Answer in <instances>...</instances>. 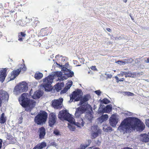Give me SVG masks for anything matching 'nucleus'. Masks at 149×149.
Instances as JSON below:
<instances>
[{"mask_svg": "<svg viewBox=\"0 0 149 149\" xmlns=\"http://www.w3.org/2000/svg\"><path fill=\"white\" fill-rule=\"evenodd\" d=\"M146 125L149 127V120H146L145 122Z\"/></svg>", "mask_w": 149, "mask_h": 149, "instance_id": "nucleus-52", "label": "nucleus"}, {"mask_svg": "<svg viewBox=\"0 0 149 149\" xmlns=\"http://www.w3.org/2000/svg\"><path fill=\"white\" fill-rule=\"evenodd\" d=\"M105 127L104 126L103 127V130L104 131L106 132H108L109 131H111L112 130V128L110 127H107V128H105Z\"/></svg>", "mask_w": 149, "mask_h": 149, "instance_id": "nucleus-37", "label": "nucleus"}, {"mask_svg": "<svg viewBox=\"0 0 149 149\" xmlns=\"http://www.w3.org/2000/svg\"><path fill=\"white\" fill-rule=\"evenodd\" d=\"M93 149H100V148L98 147H95Z\"/></svg>", "mask_w": 149, "mask_h": 149, "instance_id": "nucleus-63", "label": "nucleus"}, {"mask_svg": "<svg viewBox=\"0 0 149 149\" xmlns=\"http://www.w3.org/2000/svg\"><path fill=\"white\" fill-rule=\"evenodd\" d=\"M18 23L19 25L22 26H24L26 25L25 21L24 20H19L18 21Z\"/></svg>", "mask_w": 149, "mask_h": 149, "instance_id": "nucleus-31", "label": "nucleus"}, {"mask_svg": "<svg viewBox=\"0 0 149 149\" xmlns=\"http://www.w3.org/2000/svg\"><path fill=\"white\" fill-rule=\"evenodd\" d=\"M145 62L147 63H149V57L146 58L145 59Z\"/></svg>", "mask_w": 149, "mask_h": 149, "instance_id": "nucleus-51", "label": "nucleus"}, {"mask_svg": "<svg viewBox=\"0 0 149 149\" xmlns=\"http://www.w3.org/2000/svg\"><path fill=\"white\" fill-rule=\"evenodd\" d=\"M33 42V39L32 38H29L26 40L27 43L28 44H31Z\"/></svg>", "mask_w": 149, "mask_h": 149, "instance_id": "nucleus-43", "label": "nucleus"}, {"mask_svg": "<svg viewBox=\"0 0 149 149\" xmlns=\"http://www.w3.org/2000/svg\"><path fill=\"white\" fill-rule=\"evenodd\" d=\"M28 93H24L22 94L19 98L20 104L27 112L30 111L36 105V102L35 100L29 99L28 98Z\"/></svg>", "mask_w": 149, "mask_h": 149, "instance_id": "nucleus-2", "label": "nucleus"}, {"mask_svg": "<svg viewBox=\"0 0 149 149\" xmlns=\"http://www.w3.org/2000/svg\"><path fill=\"white\" fill-rule=\"evenodd\" d=\"M140 119L137 118L130 117L122 121L118 128V130L123 134L131 132L132 130H140Z\"/></svg>", "mask_w": 149, "mask_h": 149, "instance_id": "nucleus-1", "label": "nucleus"}, {"mask_svg": "<svg viewBox=\"0 0 149 149\" xmlns=\"http://www.w3.org/2000/svg\"><path fill=\"white\" fill-rule=\"evenodd\" d=\"M55 75L58 77V79L59 80V79H60L62 75V73L61 72H56L55 73Z\"/></svg>", "mask_w": 149, "mask_h": 149, "instance_id": "nucleus-36", "label": "nucleus"}, {"mask_svg": "<svg viewBox=\"0 0 149 149\" xmlns=\"http://www.w3.org/2000/svg\"><path fill=\"white\" fill-rule=\"evenodd\" d=\"M22 70L24 71L26 70V68L25 65H24V66L23 67L22 69L20 68L13 71L11 73L10 80L14 79L19 74Z\"/></svg>", "mask_w": 149, "mask_h": 149, "instance_id": "nucleus-8", "label": "nucleus"}, {"mask_svg": "<svg viewBox=\"0 0 149 149\" xmlns=\"http://www.w3.org/2000/svg\"><path fill=\"white\" fill-rule=\"evenodd\" d=\"M125 72H121L119 74H118V75L119 77H123L124 75H125L124 73Z\"/></svg>", "mask_w": 149, "mask_h": 149, "instance_id": "nucleus-48", "label": "nucleus"}, {"mask_svg": "<svg viewBox=\"0 0 149 149\" xmlns=\"http://www.w3.org/2000/svg\"><path fill=\"white\" fill-rule=\"evenodd\" d=\"M68 126L70 130L73 131L75 129V127L71 124H68Z\"/></svg>", "mask_w": 149, "mask_h": 149, "instance_id": "nucleus-41", "label": "nucleus"}, {"mask_svg": "<svg viewBox=\"0 0 149 149\" xmlns=\"http://www.w3.org/2000/svg\"><path fill=\"white\" fill-rule=\"evenodd\" d=\"M38 132L39 133V138L41 139H44L46 133V130L45 127H42L39 128Z\"/></svg>", "mask_w": 149, "mask_h": 149, "instance_id": "nucleus-11", "label": "nucleus"}, {"mask_svg": "<svg viewBox=\"0 0 149 149\" xmlns=\"http://www.w3.org/2000/svg\"><path fill=\"white\" fill-rule=\"evenodd\" d=\"M33 18H27L26 17V19L25 22L26 24V25H28L29 24L31 23L32 21L33 22Z\"/></svg>", "mask_w": 149, "mask_h": 149, "instance_id": "nucleus-33", "label": "nucleus"}, {"mask_svg": "<svg viewBox=\"0 0 149 149\" xmlns=\"http://www.w3.org/2000/svg\"><path fill=\"white\" fill-rule=\"evenodd\" d=\"M100 102L101 103L107 104L109 103L110 102L107 98H104L100 101Z\"/></svg>", "mask_w": 149, "mask_h": 149, "instance_id": "nucleus-32", "label": "nucleus"}, {"mask_svg": "<svg viewBox=\"0 0 149 149\" xmlns=\"http://www.w3.org/2000/svg\"><path fill=\"white\" fill-rule=\"evenodd\" d=\"M80 97H77L76 98L75 100L77 101H79L80 100Z\"/></svg>", "mask_w": 149, "mask_h": 149, "instance_id": "nucleus-58", "label": "nucleus"}, {"mask_svg": "<svg viewBox=\"0 0 149 149\" xmlns=\"http://www.w3.org/2000/svg\"><path fill=\"white\" fill-rule=\"evenodd\" d=\"M89 145H81L80 146V149H85L86 148L88 147Z\"/></svg>", "mask_w": 149, "mask_h": 149, "instance_id": "nucleus-44", "label": "nucleus"}, {"mask_svg": "<svg viewBox=\"0 0 149 149\" xmlns=\"http://www.w3.org/2000/svg\"><path fill=\"white\" fill-rule=\"evenodd\" d=\"M2 103V100L1 98V97L0 96V107L1 106V104Z\"/></svg>", "mask_w": 149, "mask_h": 149, "instance_id": "nucleus-61", "label": "nucleus"}, {"mask_svg": "<svg viewBox=\"0 0 149 149\" xmlns=\"http://www.w3.org/2000/svg\"><path fill=\"white\" fill-rule=\"evenodd\" d=\"M26 34L25 32H21L19 33L18 35V40L20 41H23Z\"/></svg>", "mask_w": 149, "mask_h": 149, "instance_id": "nucleus-24", "label": "nucleus"}, {"mask_svg": "<svg viewBox=\"0 0 149 149\" xmlns=\"http://www.w3.org/2000/svg\"><path fill=\"white\" fill-rule=\"evenodd\" d=\"M124 80V78H122L120 79H119V81H123Z\"/></svg>", "mask_w": 149, "mask_h": 149, "instance_id": "nucleus-59", "label": "nucleus"}, {"mask_svg": "<svg viewBox=\"0 0 149 149\" xmlns=\"http://www.w3.org/2000/svg\"><path fill=\"white\" fill-rule=\"evenodd\" d=\"M92 129L93 131L96 132H93L92 134V136L94 138L97 137L99 134H101V130L98 129V126L97 125L93 126Z\"/></svg>", "mask_w": 149, "mask_h": 149, "instance_id": "nucleus-12", "label": "nucleus"}, {"mask_svg": "<svg viewBox=\"0 0 149 149\" xmlns=\"http://www.w3.org/2000/svg\"><path fill=\"white\" fill-rule=\"evenodd\" d=\"M6 118L5 116V114L4 113H2L0 117V123L2 124L5 123L6 121Z\"/></svg>", "mask_w": 149, "mask_h": 149, "instance_id": "nucleus-26", "label": "nucleus"}, {"mask_svg": "<svg viewBox=\"0 0 149 149\" xmlns=\"http://www.w3.org/2000/svg\"><path fill=\"white\" fill-rule=\"evenodd\" d=\"M0 95L1 96H0L2 97L3 100H8L9 95L8 93L6 92L5 91H2Z\"/></svg>", "mask_w": 149, "mask_h": 149, "instance_id": "nucleus-23", "label": "nucleus"}, {"mask_svg": "<svg viewBox=\"0 0 149 149\" xmlns=\"http://www.w3.org/2000/svg\"><path fill=\"white\" fill-rule=\"evenodd\" d=\"M39 23V21L36 18L33 17V22L31 23V25L33 27H35Z\"/></svg>", "mask_w": 149, "mask_h": 149, "instance_id": "nucleus-29", "label": "nucleus"}, {"mask_svg": "<svg viewBox=\"0 0 149 149\" xmlns=\"http://www.w3.org/2000/svg\"><path fill=\"white\" fill-rule=\"evenodd\" d=\"M72 82H70V83L67 84L65 87L66 88V89L68 90L70 88V87L72 86Z\"/></svg>", "mask_w": 149, "mask_h": 149, "instance_id": "nucleus-45", "label": "nucleus"}, {"mask_svg": "<svg viewBox=\"0 0 149 149\" xmlns=\"http://www.w3.org/2000/svg\"><path fill=\"white\" fill-rule=\"evenodd\" d=\"M106 30L109 32H111V29L109 28H107L106 29Z\"/></svg>", "mask_w": 149, "mask_h": 149, "instance_id": "nucleus-60", "label": "nucleus"}, {"mask_svg": "<svg viewBox=\"0 0 149 149\" xmlns=\"http://www.w3.org/2000/svg\"><path fill=\"white\" fill-rule=\"evenodd\" d=\"M7 69L5 68L1 72L0 74V81L1 82H3L5 79L6 77L7 76Z\"/></svg>", "mask_w": 149, "mask_h": 149, "instance_id": "nucleus-14", "label": "nucleus"}, {"mask_svg": "<svg viewBox=\"0 0 149 149\" xmlns=\"http://www.w3.org/2000/svg\"><path fill=\"white\" fill-rule=\"evenodd\" d=\"M55 88L57 92L61 90V84H58L55 86Z\"/></svg>", "mask_w": 149, "mask_h": 149, "instance_id": "nucleus-34", "label": "nucleus"}, {"mask_svg": "<svg viewBox=\"0 0 149 149\" xmlns=\"http://www.w3.org/2000/svg\"><path fill=\"white\" fill-rule=\"evenodd\" d=\"M28 88L27 84L24 82H22L20 83L19 85L15 87V90L16 92L22 93L28 90Z\"/></svg>", "mask_w": 149, "mask_h": 149, "instance_id": "nucleus-7", "label": "nucleus"}, {"mask_svg": "<svg viewBox=\"0 0 149 149\" xmlns=\"http://www.w3.org/2000/svg\"><path fill=\"white\" fill-rule=\"evenodd\" d=\"M145 127L144 124L142 121H140V132L143 131Z\"/></svg>", "mask_w": 149, "mask_h": 149, "instance_id": "nucleus-38", "label": "nucleus"}, {"mask_svg": "<svg viewBox=\"0 0 149 149\" xmlns=\"http://www.w3.org/2000/svg\"><path fill=\"white\" fill-rule=\"evenodd\" d=\"M35 78L37 79H41L43 77V74L40 72L36 73L34 75Z\"/></svg>", "mask_w": 149, "mask_h": 149, "instance_id": "nucleus-30", "label": "nucleus"}, {"mask_svg": "<svg viewBox=\"0 0 149 149\" xmlns=\"http://www.w3.org/2000/svg\"><path fill=\"white\" fill-rule=\"evenodd\" d=\"M43 93L40 91H36L34 92L32 97L34 99H39L42 96Z\"/></svg>", "mask_w": 149, "mask_h": 149, "instance_id": "nucleus-17", "label": "nucleus"}, {"mask_svg": "<svg viewBox=\"0 0 149 149\" xmlns=\"http://www.w3.org/2000/svg\"><path fill=\"white\" fill-rule=\"evenodd\" d=\"M62 70L64 71V72H67L68 71H69V69L67 68H66L63 67L62 69Z\"/></svg>", "mask_w": 149, "mask_h": 149, "instance_id": "nucleus-50", "label": "nucleus"}, {"mask_svg": "<svg viewBox=\"0 0 149 149\" xmlns=\"http://www.w3.org/2000/svg\"><path fill=\"white\" fill-rule=\"evenodd\" d=\"M80 105L81 106L79 107L84 113L86 111H92V108L89 104L84 103Z\"/></svg>", "mask_w": 149, "mask_h": 149, "instance_id": "nucleus-10", "label": "nucleus"}, {"mask_svg": "<svg viewBox=\"0 0 149 149\" xmlns=\"http://www.w3.org/2000/svg\"><path fill=\"white\" fill-rule=\"evenodd\" d=\"M54 133L56 135L59 134V132L57 130H55L54 132Z\"/></svg>", "mask_w": 149, "mask_h": 149, "instance_id": "nucleus-46", "label": "nucleus"}, {"mask_svg": "<svg viewBox=\"0 0 149 149\" xmlns=\"http://www.w3.org/2000/svg\"><path fill=\"white\" fill-rule=\"evenodd\" d=\"M90 68L91 70H97L96 66H92Z\"/></svg>", "mask_w": 149, "mask_h": 149, "instance_id": "nucleus-53", "label": "nucleus"}, {"mask_svg": "<svg viewBox=\"0 0 149 149\" xmlns=\"http://www.w3.org/2000/svg\"><path fill=\"white\" fill-rule=\"evenodd\" d=\"M56 122V117L55 114L53 113L49 114V126L52 127Z\"/></svg>", "mask_w": 149, "mask_h": 149, "instance_id": "nucleus-9", "label": "nucleus"}, {"mask_svg": "<svg viewBox=\"0 0 149 149\" xmlns=\"http://www.w3.org/2000/svg\"><path fill=\"white\" fill-rule=\"evenodd\" d=\"M93 110L92 111H89L87 112L85 115V118L87 120L91 122L93 118V116L92 114Z\"/></svg>", "mask_w": 149, "mask_h": 149, "instance_id": "nucleus-20", "label": "nucleus"}, {"mask_svg": "<svg viewBox=\"0 0 149 149\" xmlns=\"http://www.w3.org/2000/svg\"><path fill=\"white\" fill-rule=\"evenodd\" d=\"M2 146V141L0 139V149H1Z\"/></svg>", "mask_w": 149, "mask_h": 149, "instance_id": "nucleus-56", "label": "nucleus"}, {"mask_svg": "<svg viewBox=\"0 0 149 149\" xmlns=\"http://www.w3.org/2000/svg\"><path fill=\"white\" fill-rule=\"evenodd\" d=\"M90 97V96L89 94L84 95L83 98L80 100L79 103V105H82L83 103L88 101Z\"/></svg>", "mask_w": 149, "mask_h": 149, "instance_id": "nucleus-22", "label": "nucleus"}, {"mask_svg": "<svg viewBox=\"0 0 149 149\" xmlns=\"http://www.w3.org/2000/svg\"><path fill=\"white\" fill-rule=\"evenodd\" d=\"M40 35L42 36H45L48 35V33L47 31L46 28L42 29H41L40 32Z\"/></svg>", "mask_w": 149, "mask_h": 149, "instance_id": "nucleus-28", "label": "nucleus"}, {"mask_svg": "<svg viewBox=\"0 0 149 149\" xmlns=\"http://www.w3.org/2000/svg\"><path fill=\"white\" fill-rule=\"evenodd\" d=\"M107 78H111L112 77V75L111 74H107Z\"/></svg>", "mask_w": 149, "mask_h": 149, "instance_id": "nucleus-54", "label": "nucleus"}, {"mask_svg": "<svg viewBox=\"0 0 149 149\" xmlns=\"http://www.w3.org/2000/svg\"><path fill=\"white\" fill-rule=\"evenodd\" d=\"M53 76L49 75L47 77L43 79V86L45 90L50 91L51 89V85L53 81Z\"/></svg>", "mask_w": 149, "mask_h": 149, "instance_id": "nucleus-5", "label": "nucleus"}, {"mask_svg": "<svg viewBox=\"0 0 149 149\" xmlns=\"http://www.w3.org/2000/svg\"><path fill=\"white\" fill-rule=\"evenodd\" d=\"M48 114L45 111H42L35 117L34 121L38 125H42L46 121Z\"/></svg>", "mask_w": 149, "mask_h": 149, "instance_id": "nucleus-3", "label": "nucleus"}, {"mask_svg": "<svg viewBox=\"0 0 149 149\" xmlns=\"http://www.w3.org/2000/svg\"><path fill=\"white\" fill-rule=\"evenodd\" d=\"M68 78V76L67 73H65L64 75L63 76H62L59 79V80L60 81H63L65 79H66Z\"/></svg>", "mask_w": 149, "mask_h": 149, "instance_id": "nucleus-35", "label": "nucleus"}, {"mask_svg": "<svg viewBox=\"0 0 149 149\" xmlns=\"http://www.w3.org/2000/svg\"><path fill=\"white\" fill-rule=\"evenodd\" d=\"M83 113H84V112H83L79 107L76 109V110L75 113V116L77 118H79V117Z\"/></svg>", "mask_w": 149, "mask_h": 149, "instance_id": "nucleus-25", "label": "nucleus"}, {"mask_svg": "<svg viewBox=\"0 0 149 149\" xmlns=\"http://www.w3.org/2000/svg\"><path fill=\"white\" fill-rule=\"evenodd\" d=\"M140 140L144 142L149 141V137L148 134H140Z\"/></svg>", "mask_w": 149, "mask_h": 149, "instance_id": "nucleus-18", "label": "nucleus"}, {"mask_svg": "<svg viewBox=\"0 0 149 149\" xmlns=\"http://www.w3.org/2000/svg\"><path fill=\"white\" fill-rule=\"evenodd\" d=\"M130 16L131 17V19H132V20H133V19H133V17H132L131 16V14H130Z\"/></svg>", "mask_w": 149, "mask_h": 149, "instance_id": "nucleus-62", "label": "nucleus"}, {"mask_svg": "<svg viewBox=\"0 0 149 149\" xmlns=\"http://www.w3.org/2000/svg\"><path fill=\"white\" fill-rule=\"evenodd\" d=\"M124 74L126 77H131L132 76V74L129 72H125Z\"/></svg>", "mask_w": 149, "mask_h": 149, "instance_id": "nucleus-40", "label": "nucleus"}, {"mask_svg": "<svg viewBox=\"0 0 149 149\" xmlns=\"http://www.w3.org/2000/svg\"><path fill=\"white\" fill-rule=\"evenodd\" d=\"M102 110L100 111V112L109 113L111 111L112 107L110 105H107L105 108H102Z\"/></svg>", "mask_w": 149, "mask_h": 149, "instance_id": "nucleus-21", "label": "nucleus"}, {"mask_svg": "<svg viewBox=\"0 0 149 149\" xmlns=\"http://www.w3.org/2000/svg\"><path fill=\"white\" fill-rule=\"evenodd\" d=\"M68 90L66 89V88L65 87L61 91V92L63 93H65Z\"/></svg>", "mask_w": 149, "mask_h": 149, "instance_id": "nucleus-49", "label": "nucleus"}, {"mask_svg": "<svg viewBox=\"0 0 149 149\" xmlns=\"http://www.w3.org/2000/svg\"><path fill=\"white\" fill-rule=\"evenodd\" d=\"M116 63H118V64H120V65H123L126 64V62L125 61H120L118 60L116 62Z\"/></svg>", "mask_w": 149, "mask_h": 149, "instance_id": "nucleus-42", "label": "nucleus"}, {"mask_svg": "<svg viewBox=\"0 0 149 149\" xmlns=\"http://www.w3.org/2000/svg\"><path fill=\"white\" fill-rule=\"evenodd\" d=\"M124 2L126 3L127 2V0H123Z\"/></svg>", "mask_w": 149, "mask_h": 149, "instance_id": "nucleus-64", "label": "nucleus"}, {"mask_svg": "<svg viewBox=\"0 0 149 149\" xmlns=\"http://www.w3.org/2000/svg\"><path fill=\"white\" fill-rule=\"evenodd\" d=\"M118 122V119L115 117H111L109 118V123L110 125L113 127L116 126Z\"/></svg>", "mask_w": 149, "mask_h": 149, "instance_id": "nucleus-15", "label": "nucleus"}, {"mask_svg": "<svg viewBox=\"0 0 149 149\" xmlns=\"http://www.w3.org/2000/svg\"><path fill=\"white\" fill-rule=\"evenodd\" d=\"M47 146V144L44 142L38 144L32 149H42Z\"/></svg>", "mask_w": 149, "mask_h": 149, "instance_id": "nucleus-19", "label": "nucleus"}, {"mask_svg": "<svg viewBox=\"0 0 149 149\" xmlns=\"http://www.w3.org/2000/svg\"><path fill=\"white\" fill-rule=\"evenodd\" d=\"M63 101V99L62 98L57 100L54 99L52 101L51 105L55 109H60L62 107Z\"/></svg>", "mask_w": 149, "mask_h": 149, "instance_id": "nucleus-6", "label": "nucleus"}, {"mask_svg": "<svg viewBox=\"0 0 149 149\" xmlns=\"http://www.w3.org/2000/svg\"><path fill=\"white\" fill-rule=\"evenodd\" d=\"M95 93L98 95H100L101 93V92L100 90H98L95 91Z\"/></svg>", "mask_w": 149, "mask_h": 149, "instance_id": "nucleus-47", "label": "nucleus"}, {"mask_svg": "<svg viewBox=\"0 0 149 149\" xmlns=\"http://www.w3.org/2000/svg\"><path fill=\"white\" fill-rule=\"evenodd\" d=\"M115 79H116V80L117 82V83L119 82V79L118 77L117 76H116L115 77Z\"/></svg>", "mask_w": 149, "mask_h": 149, "instance_id": "nucleus-55", "label": "nucleus"}, {"mask_svg": "<svg viewBox=\"0 0 149 149\" xmlns=\"http://www.w3.org/2000/svg\"><path fill=\"white\" fill-rule=\"evenodd\" d=\"M121 149H133V148L129 147H125Z\"/></svg>", "mask_w": 149, "mask_h": 149, "instance_id": "nucleus-57", "label": "nucleus"}, {"mask_svg": "<svg viewBox=\"0 0 149 149\" xmlns=\"http://www.w3.org/2000/svg\"><path fill=\"white\" fill-rule=\"evenodd\" d=\"M81 92V90L80 89H77L76 91L73 92L72 94L70 95V101L72 100V102L77 96L80 95Z\"/></svg>", "mask_w": 149, "mask_h": 149, "instance_id": "nucleus-13", "label": "nucleus"}, {"mask_svg": "<svg viewBox=\"0 0 149 149\" xmlns=\"http://www.w3.org/2000/svg\"><path fill=\"white\" fill-rule=\"evenodd\" d=\"M108 118V115L106 114L102 115L99 118V120L100 122L102 123L104 121H106Z\"/></svg>", "mask_w": 149, "mask_h": 149, "instance_id": "nucleus-27", "label": "nucleus"}, {"mask_svg": "<svg viewBox=\"0 0 149 149\" xmlns=\"http://www.w3.org/2000/svg\"><path fill=\"white\" fill-rule=\"evenodd\" d=\"M68 71L69 72L68 73H67L68 76V77H73L74 74V72L72 71H71V70H70L69 71Z\"/></svg>", "mask_w": 149, "mask_h": 149, "instance_id": "nucleus-39", "label": "nucleus"}, {"mask_svg": "<svg viewBox=\"0 0 149 149\" xmlns=\"http://www.w3.org/2000/svg\"><path fill=\"white\" fill-rule=\"evenodd\" d=\"M58 118L66 120L70 123H74V118L72 117L69 113H68L65 110H62L60 111L58 115Z\"/></svg>", "mask_w": 149, "mask_h": 149, "instance_id": "nucleus-4", "label": "nucleus"}, {"mask_svg": "<svg viewBox=\"0 0 149 149\" xmlns=\"http://www.w3.org/2000/svg\"><path fill=\"white\" fill-rule=\"evenodd\" d=\"M77 120L78 121L77 122H75L74 119V123H70L75 125H77V127H80L83 126L84 124L83 119L81 118H77Z\"/></svg>", "mask_w": 149, "mask_h": 149, "instance_id": "nucleus-16", "label": "nucleus"}]
</instances>
